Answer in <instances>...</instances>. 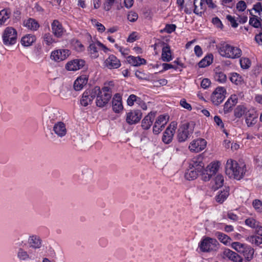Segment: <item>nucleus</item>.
Here are the masks:
<instances>
[{
    "label": "nucleus",
    "mask_w": 262,
    "mask_h": 262,
    "mask_svg": "<svg viewBox=\"0 0 262 262\" xmlns=\"http://www.w3.org/2000/svg\"><path fill=\"white\" fill-rule=\"evenodd\" d=\"M88 78L86 75H82L78 77L74 83V89L75 91L81 90L86 85Z\"/></svg>",
    "instance_id": "obj_25"
},
{
    "label": "nucleus",
    "mask_w": 262,
    "mask_h": 262,
    "mask_svg": "<svg viewBox=\"0 0 262 262\" xmlns=\"http://www.w3.org/2000/svg\"><path fill=\"white\" fill-rule=\"evenodd\" d=\"M11 12L9 9H5L0 11V25H4L6 21L9 18Z\"/></svg>",
    "instance_id": "obj_38"
},
{
    "label": "nucleus",
    "mask_w": 262,
    "mask_h": 262,
    "mask_svg": "<svg viewBox=\"0 0 262 262\" xmlns=\"http://www.w3.org/2000/svg\"><path fill=\"white\" fill-rule=\"evenodd\" d=\"M161 58L163 61L166 62L172 60L171 53L168 45L165 46L162 48Z\"/></svg>",
    "instance_id": "obj_31"
},
{
    "label": "nucleus",
    "mask_w": 262,
    "mask_h": 262,
    "mask_svg": "<svg viewBox=\"0 0 262 262\" xmlns=\"http://www.w3.org/2000/svg\"><path fill=\"white\" fill-rule=\"evenodd\" d=\"M213 61V56L212 54L206 56L199 63L200 68H205L211 64Z\"/></svg>",
    "instance_id": "obj_36"
},
{
    "label": "nucleus",
    "mask_w": 262,
    "mask_h": 262,
    "mask_svg": "<svg viewBox=\"0 0 262 262\" xmlns=\"http://www.w3.org/2000/svg\"><path fill=\"white\" fill-rule=\"evenodd\" d=\"M250 241L253 244L259 245L262 243V238L258 236H252L250 237Z\"/></svg>",
    "instance_id": "obj_55"
},
{
    "label": "nucleus",
    "mask_w": 262,
    "mask_h": 262,
    "mask_svg": "<svg viewBox=\"0 0 262 262\" xmlns=\"http://www.w3.org/2000/svg\"><path fill=\"white\" fill-rule=\"evenodd\" d=\"M116 0H105L103 5L104 9L106 11H109L114 5Z\"/></svg>",
    "instance_id": "obj_53"
},
{
    "label": "nucleus",
    "mask_w": 262,
    "mask_h": 262,
    "mask_svg": "<svg viewBox=\"0 0 262 262\" xmlns=\"http://www.w3.org/2000/svg\"><path fill=\"white\" fill-rule=\"evenodd\" d=\"M127 60L129 64L135 67L140 66L146 63V60L139 56H129L127 58Z\"/></svg>",
    "instance_id": "obj_27"
},
{
    "label": "nucleus",
    "mask_w": 262,
    "mask_h": 262,
    "mask_svg": "<svg viewBox=\"0 0 262 262\" xmlns=\"http://www.w3.org/2000/svg\"><path fill=\"white\" fill-rule=\"evenodd\" d=\"M36 40L34 35L28 34L21 38V43L23 46L29 47L31 46Z\"/></svg>",
    "instance_id": "obj_32"
},
{
    "label": "nucleus",
    "mask_w": 262,
    "mask_h": 262,
    "mask_svg": "<svg viewBox=\"0 0 262 262\" xmlns=\"http://www.w3.org/2000/svg\"><path fill=\"white\" fill-rule=\"evenodd\" d=\"M247 8L246 3L243 1H239L236 4V8L238 11H244Z\"/></svg>",
    "instance_id": "obj_57"
},
{
    "label": "nucleus",
    "mask_w": 262,
    "mask_h": 262,
    "mask_svg": "<svg viewBox=\"0 0 262 262\" xmlns=\"http://www.w3.org/2000/svg\"><path fill=\"white\" fill-rule=\"evenodd\" d=\"M199 174L201 176V172L195 169L189 168L185 173V178L189 181L193 180L197 178Z\"/></svg>",
    "instance_id": "obj_30"
},
{
    "label": "nucleus",
    "mask_w": 262,
    "mask_h": 262,
    "mask_svg": "<svg viewBox=\"0 0 262 262\" xmlns=\"http://www.w3.org/2000/svg\"><path fill=\"white\" fill-rule=\"evenodd\" d=\"M257 115L254 111L246 113V122L248 126L254 125L257 122Z\"/></svg>",
    "instance_id": "obj_28"
},
{
    "label": "nucleus",
    "mask_w": 262,
    "mask_h": 262,
    "mask_svg": "<svg viewBox=\"0 0 262 262\" xmlns=\"http://www.w3.org/2000/svg\"><path fill=\"white\" fill-rule=\"evenodd\" d=\"M246 107L243 105H238L234 109V116L236 118H241L246 113Z\"/></svg>",
    "instance_id": "obj_42"
},
{
    "label": "nucleus",
    "mask_w": 262,
    "mask_h": 262,
    "mask_svg": "<svg viewBox=\"0 0 262 262\" xmlns=\"http://www.w3.org/2000/svg\"><path fill=\"white\" fill-rule=\"evenodd\" d=\"M17 33L16 30L12 27H7L4 31L2 39L3 43L5 46L14 45L17 41Z\"/></svg>",
    "instance_id": "obj_7"
},
{
    "label": "nucleus",
    "mask_w": 262,
    "mask_h": 262,
    "mask_svg": "<svg viewBox=\"0 0 262 262\" xmlns=\"http://www.w3.org/2000/svg\"><path fill=\"white\" fill-rule=\"evenodd\" d=\"M210 84L211 82L209 79L204 78L201 81V86L202 88L206 89L209 87Z\"/></svg>",
    "instance_id": "obj_59"
},
{
    "label": "nucleus",
    "mask_w": 262,
    "mask_h": 262,
    "mask_svg": "<svg viewBox=\"0 0 262 262\" xmlns=\"http://www.w3.org/2000/svg\"><path fill=\"white\" fill-rule=\"evenodd\" d=\"M53 130L55 134L59 137L64 136L67 134V128L65 124L61 121L55 123Z\"/></svg>",
    "instance_id": "obj_23"
},
{
    "label": "nucleus",
    "mask_w": 262,
    "mask_h": 262,
    "mask_svg": "<svg viewBox=\"0 0 262 262\" xmlns=\"http://www.w3.org/2000/svg\"><path fill=\"white\" fill-rule=\"evenodd\" d=\"M214 121L217 125L220 126L222 128L224 127V123L219 116H215L214 117Z\"/></svg>",
    "instance_id": "obj_64"
},
{
    "label": "nucleus",
    "mask_w": 262,
    "mask_h": 262,
    "mask_svg": "<svg viewBox=\"0 0 262 262\" xmlns=\"http://www.w3.org/2000/svg\"><path fill=\"white\" fill-rule=\"evenodd\" d=\"M177 27L174 24H167L164 29L161 32H165L167 33H171L176 30Z\"/></svg>",
    "instance_id": "obj_51"
},
{
    "label": "nucleus",
    "mask_w": 262,
    "mask_h": 262,
    "mask_svg": "<svg viewBox=\"0 0 262 262\" xmlns=\"http://www.w3.org/2000/svg\"><path fill=\"white\" fill-rule=\"evenodd\" d=\"M28 244L29 245L30 250L36 251L39 249L42 245V241L41 238L37 235H32L28 238Z\"/></svg>",
    "instance_id": "obj_18"
},
{
    "label": "nucleus",
    "mask_w": 262,
    "mask_h": 262,
    "mask_svg": "<svg viewBox=\"0 0 262 262\" xmlns=\"http://www.w3.org/2000/svg\"><path fill=\"white\" fill-rule=\"evenodd\" d=\"M70 54V51L69 50H57L52 52L51 58L55 61L59 62L67 59Z\"/></svg>",
    "instance_id": "obj_15"
},
{
    "label": "nucleus",
    "mask_w": 262,
    "mask_h": 262,
    "mask_svg": "<svg viewBox=\"0 0 262 262\" xmlns=\"http://www.w3.org/2000/svg\"><path fill=\"white\" fill-rule=\"evenodd\" d=\"M204 1V0H194L193 4L194 7L193 12L195 14L199 16L202 15L205 9Z\"/></svg>",
    "instance_id": "obj_29"
},
{
    "label": "nucleus",
    "mask_w": 262,
    "mask_h": 262,
    "mask_svg": "<svg viewBox=\"0 0 262 262\" xmlns=\"http://www.w3.org/2000/svg\"><path fill=\"white\" fill-rule=\"evenodd\" d=\"M214 78L216 81L221 83L225 82L227 80L226 74L222 72H216L214 75Z\"/></svg>",
    "instance_id": "obj_47"
},
{
    "label": "nucleus",
    "mask_w": 262,
    "mask_h": 262,
    "mask_svg": "<svg viewBox=\"0 0 262 262\" xmlns=\"http://www.w3.org/2000/svg\"><path fill=\"white\" fill-rule=\"evenodd\" d=\"M224 177L221 174H218L215 178V183L217 187H220L223 185Z\"/></svg>",
    "instance_id": "obj_52"
},
{
    "label": "nucleus",
    "mask_w": 262,
    "mask_h": 262,
    "mask_svg": "<svg viewBox=\"0 0 262 262\" xmlns=\"http://www.w3.org/2000/svg\"><path fill=\"white\" fill-rule=\"evenodd\" d=\"M245 223L247 226L255 229L259 225V222L256 221L253 217H249L245 221Z\"/></svg>",
    "instance_id": "obj_45"
},
{
    "label": "nucleus",
    "mask_w": 262,
    "mask_h": 262,
    "mask_svg": "<svg viewBox=\"0 0 262 262\" xmlns=\"http://www.w3.org/2000/svg\"><path fill=\"white\" fill-rule=\"evenodd\" d=\"M52 31L55 36L60 37L64 33V29L61 24L57 20H54L51 24Z\"/></svg>",
    "instance_id": "obj_22"
},
{
    "label": "nucleus",
    "mask_w": 262,
    "mask_h": 262,
    "mask_svg": "<svg viewBox=\"0 0 262 262\" xmlns=\"http://www.w3.org/2000/svg\"><path fill=\"white\" fill-rule=\"evenodd\" d=\"M229 187H226L223 191H221L218 195L216 196V201L220 203H223L227 199L229 194Z\"/></svg>",
    "instance_id": "obj_33"
},
{
    "label": "nucleus",
    "mask_w": 262,
    "mask_h": 262,
    "mask_svg": "<svg viewBox=\"0 0 262 262\" xmlns=\"http://www.w3.org/2000/svg\"><path fill=\"white\" fill-rule=\"evenodd\" d=\"M212 22L215 26H216V27L222 29L223 27L221 20L217 17L213 18Z\"/></svg>",
    "instance_id": "obj_61"
},
{
    "label": "nucleus",
    "mask_w": 262,
    "mask_h": 262,
    "mask_svg": "<svg viewBox=\"0 0 262 262\" xmlns=\"http://www.w3.org/2000/svg\"><path fill=\"white\" fill-rule=\"evenodd\" d=\"M113 86V82L110 81L107 84H105L101 90L100 89V92L96 95V103L97 106L104 107L108 102L112 96Z\"/></svg>",
    "instance_id": "obj_2"
},
{
    "label": "nucleus",
    "mask_w": 262,
    "mask_h": 262,
    "mask_svg": "<svg viewBox=\"0 0 262 262\" xmlns=\"http://www.w3.org/2000/svg\"><path fill=\"white\" fill-rule=\"evenodd\" d=\"M112 107L113 111L116 113H119L123 109L121 98L118 94H116L113 98Z\"/></svg>",
    "instance_id": "obj_26"
},
{
    "label": "nucleus",
    "mask_w": 262,
    "mask_h": 262,
    "mask_svg": "<svg viewBox=\"0 0 262 262\" xmlns=\"http://www.w3.org/2000/svg\"><path fill=\"white\" fill-rule=\"evenodd\" d=\"M99 92L100 88L99 86H95L93 89L84 91L80 99L81 104L84 106H86L91 104Z\"/></svg>",
    "instance_id": "obj_9"
},
{
    "label": "nucleus",
    "mask_w": 262,
    "mask_h": 262,
    "mask_svg": "<svg viewBox=\"0 0 262 262\" xmlns=\"http://www.w3.org/2000/svg\"><path fill=\"white\" fill-rule=\"evenodd\" d=\"M85 64V61L82 59H75L67 62L66 68L70 71H75L81 69Z\"/></svg>",
    "instance_id": "obj_17"
},
{
    "label": "nucleus",
    "mask_w": 262,
    "mask_h": 262,
    "mask_svg": "<svg viewBox=\"0 0 262 262\" xmlns=\"http://www.w3.org/2000/svg\"><path fill=\"white\" fill-rule=\"evenodd\" d=\"M230 80L233 83H234L236 85L241 84L243 81V79L242 76L236 73H233L231 74Z\"/></svg>",
    "instance_id": "obj_40"
},
{
    "label": "nucleus",
    "mask_w": 262,
    "mask_h": 262,
    "mask_svg": "<svg viewBox=\"0 0 262 262\" xmlns=\"http://www.w3.org/2000/svg\"><path fill=\"white\" fill-rule=\"evenodd\" d=\"M195 123L193 121L185 122L181 124L178 130V140L182 142L186 141L194 131Z\"/></svg>",
    "instance_id": "obj_4"
},
{
    "label": "nucleus",
    "mask_w": 262,
    "mask_h": 262,
    "mask_svg": "<svg viewBox=\"0 0 262 262\" xmlns=\"http://www.w3.org/2000/svg\"><path fill=\"white\" fill-rule=\"evenodd\" d=\"M43 42L49 46L56 42V41L53 38L52 35L49 33H45L43 35Z\"/></svg>",
    "instance_id": "obj_43"
},
{
    "label": "nucleus",
    "mask_w": 262,
    "mask_h": 262,
    "mask_svg": "<svg viewBox=\"0 0 262 262\" xmlns=\"http://www.w3.org/2000/svg\"><path fill=\"white\" fill-rule=\"evenodd\" d=\"M154 83L156 86H160L161 85H165L167 83V80L165 79H161L158 80H155Z\"/></svg>",
    "instance_id": "obj_62"
},
{
    "label": "nucleus",
    "mask_w": 262,
    "mask_h": 262,
    "mask_svg": "<svg viewBox=\"0 0 262 262\" xmlns=\"http://www.w3.org/2000/svg\"><path fill=\"white\" fill-rule=\"evenodd\" d=\"M240 64L242 69H247L250 67L251 61L249 58L243 57L240 59Z\"/></svg>",
    "instance_id": "obj_49"
},
{
    "label": "nucleus",
    "mask_w": 262,
    "mask_h": 262,
    "mask_svg": "<svg viewBox=\"0 0 262 262\" xmlns=\"http://www.w3.org/2000/svg\"><path fill=\"white\" fill-rule=\"evenodd\" d=\"M93 24L97 27V29L99 32H103L105 30V27L100 23L96 21V19L92 20Z\"/></svg>",
    "instance_id": "obj_56"
},
{
    "label": "nucleus",
    "mask_w": 262,
    "mask_h": 262,
    "mask_svg": "<svg viewBox=\"0 0 262 262\" xmlns=\"http://www.w3.org/2000/svg\"><path fill=\"white\" fill-rule=\"evenodd\" d=\"M16 256L19 261L34 260L37 257V252L30 249L27 251L24 247H19L16 249Z\"/></svg>",
    "instance_id": "obj_6"
},
{
    "label": "nucleus",
    "mask_w": 262,
    "mask_h": 262,
    "mask_svg": "<svg viewBox=\"0 0 262 262\" xmlns=\"http://www.w3.org/2000/svg\"><path fill=\"white\" fill-rule=\"evenodd\" d=\"M253 206L257 212H262V202L259 200H255L252 203Z\"/></svg>",
    "instance_id": "obj_50"
},
{
    "label": "nucleus",
    "mask_w": 262,
    "mask_h": 262,
    "mask_svg": "<svg viewBox=\"0 0 262 262\" xmlns=\"http://www.w3.org/2000/svg\"><path fill=\"white\" fill-rule=\"evenodd\" d=\"M237 101L235 98L233 99L232 97H230L225 102L224 105V111L225 114L228 113L232 110V107L235 105Z\"/></svg>",
    "instance_id": "obj_34"
},
{
    "label": "nucleus",
    "mask_w": 262,
    "mask_h": 262,
    "mask_svg": "<svg viewBox=\"0 0 262 262\" xmlns=\"http://www.w3.org/2000/svg\"><path fill=\"white\" fill-rule=\"evenodd\" d=\"M207 145V141L203 138H198L192 141L189 145V149L191 151L199 152L204 150Z\"/></svg>",
    "instance_id": "obj_12"
},
{
    "label": "nucleus",
    "mask_w": 262,
    "mask_h": 262,
    "mask_svg": "<svg viewBox=\"0 0 262 262\" xmlns=\"http://www.w3.org/2000/svg\"><path fill=\"white\" fill-rule=\"evenodd\" d=\"M231 247L237 252L242 254L245 258L244 261H250L253 257L254 249L250 246L241 243L239 242H233Z\"/></svg>",
    "instance_id": "obj_5"
},
{
    "label": "nucleus",
    "mask_w": 262,
    "mask_h": 262,
    "mask_svg": "<svg viewBox=\"0 0 262 262\" xmlns=\"http://www.w3.org/2000/svg\"><path fill=\"white\" fill-rule=\"evenodd\" d=\"M204 158L202 155H198L193 158L189 162V168L195 169L202 173L204 167Z\"/></svg>",
    "instance_id": "obj_16"
},
{
    "label": "nucleus",
    "mask_w": 262,
    "mask_h": 262,
    "mask_svg": "<svg viewBox=\"0 0 262 262\" xmlns=\"http://www.w3.org/2000/svg\"><path fill=\"white\" fill-rule=\"evenodd\" d=\"M135 102L137 104L138 102H141V99L134 94L130 95L127 100V104L132 106Z\"/></svg>",
    "instance_id": "obj_48"
},
{
    "label": "nucleus",
    "mask_w": 262,
    "mask_h": 262,
    "mask_svg": "<svg viewBox=\"0 0 262 262\" xmlns=\"http://www.w3.org/2000/svg\"><path fill=\"white\" fill-rule=\"evenodd\" d=\"M250 14L252 16V17H250L249 24L255 28L261 27L260 18H259L257 16L253 15L250 11Z\"/></svg>",
    "instance_id": "obj_37"
},
{
    "label": "nucleus",
    "mask_w": 262,
    "mask_h": 262,
    "mask_svg": "<svg viewBox=\"0 0 262 262\" xmlns=\"http://www.w3.org/2000/svg\"><path fill=\"white\" fill-rule=\"evenodd\" d=\"M142 117V113L139 110H133L127 114L126 122L129 124H136Z\"/></svg>",
    "instance_id": "obj_20"
},
{
    "label": "nucleus",
    "mask_w": 262,
    "mask_h": 262,
    "mask_svg": "<svg viewBox=\"0 0 262 262\" xmlns=\"http://www.w3.org/2000/svg\"><path fill=\"white\" fill-rule=\"evenodd\" d=\"M24 25L28 29L33 31L37 30L39 27L37 21L33 18H29L26 21H25Z\"/></svg>",
    "instance_id": "obj_35"
},
{
    "label": "nucleus",
    "mask_w": 262,
    "mask_h": 262,
    "mask_svg": "<svg viewBox=\"0 0 262 262\" xmlns=\"http://www.w3.org/2000/svg\"><path fill=\"white\" fill-rule=\"evenodd\" d=\"M180 104L182 107L187 109V110L190 111L192 109L191 105L187 103L185 99H182L180 102Z\"/></svg>",
    "instance_id": "obj_58"
},
{
    "label": "nucleus",
    "mask_w": 262,
    "mask_h": 262,
    "mask_svg": "<svg viewBox=\"0 0 262 262\" xmlns=\"http://www.w3.org/2000/svg\"><path fill=\"white\" fill-rule=\"evenodd\" d=\"M226 89L221 86L216 88L211 95V99L212 103L216 105L221 104L225 98Z\"/></svg>",
    "instance_id": "obj_11"
},
{
    "label": "nucleus",
    "mask_w": 262,
    "mask_h": 262,
    "mask_svg": "<svg viewBox=\"0 0 262 262\" xmlns=\"http://www.w3.org/2000/svg\"><path fill=\"white\" fill-rule=\"evenodd\" d=\"M219 243L215 238L209 237L203 239L200 245V250L202 252H208L211 251L215 250L217 248Z\"/></svg>",
    "instance_id": "obj_10"
},
{
    "label": "nucleus",
    "mask_w": 262,
    "mask_h": 262,
    "mask_svg": "<svg viewBox=\"0 0 262 262\" xmlns=\"http://www.w3.org/2000/svg\"><path fill=\"white\" fill-rule=\"evenodd\" d=\"M162 67H163V71H166L170 69H173L174 70H177L178 68V66H176L174 64L166 63H163Z\"/></svg>",
    "instance_id": "obj_63"
},
{
    "label": "nucleus",
    "mask_w": 262,
    "mask_h": 262,
    "mask_svg": "<svg viewBox=\"0 0 262 262\" xmlns=\"http://www.w3.org/2000/svg\"><path fill=\"white\" fill-rule=\"evenodd\" d=\"M156 113L151 112L142 121L141 126L144 129H148L152 124Z\"/></svg>",
    "instance_id": "obj_24"
},
{
    "label": "nucleus",
    "mask_w": 262,
    "mask_h": 262,
    "mask_svg": "<svg viewBox=\"0 0 262 262\" xmlns=\"http://www.w3.org/2000/svg\"><path fill=\"white\" fill-rule=\"evenodd\" d=\"M215 235L221 242L225 245L227 244L229 241L231 240V238L222 232H217L215 233Z\"/></svg>",
    "instance_id": "obj_44"
},
{
    "label": "nucleus",
    "mask_w": 262,
    "mask_h": 262,
    "mask_svg": "<svg viewBox=\"0 0 262 262\" xmlns=\"http://www.w3.org/2000/svg\"><path fill=\"white\" fill-rule=\"evenodd\" d=\"M177 124L175 122H172L166 129L162 136V141L164 143L169 144L172 141L177 128Z\"/></svg>",
    "instance_id": "obj_13"
},
{
    "label": "nucleus",
    "mask_w": 262,
    "mask_h": 262,
    "mask_svg": "<svg viewBox=\"0 0 262 262\" xmlns=\"http://www.w3.org/2000/svg\"><path fill=\"white\" fill-rule=\"evenodd\" d=\"M246 171V166L245 163H238L232 159L227 160L225 167V172L230 178L239 180L244 177Z\"/></svg>",
    "instance_id": "obj_1"
},
{
    "label": "nucleus",
    "mask_w": 262,
    "mask_h": 262,
    "mask_svg": "<svg viewBox=\"0 0 262 262\" xmlns=\"http://www.w3.org/2000/svg\"><path fill=\"white\" fill-rule=\"evenodd\" d=\"M43 115L46 121L51 123H55V121L60 117L58 111L54 108H49L46 110Z\"/></svg>",
    "instance_id": "obj_14"
},
{
    "label": "nucleus",
    "mask_w": 262,
    "mask_h": 262,
    "mask_svg": "<svg viewBox=\"0 0 262 262\" xmlns=\"http://www.w3.org/2000/svg\"><path fill=\"white\" fill-rule=\"evenodd\" d=\"M71 44L74 49L77 52H82L85 49L84 46L81 43V42L76 39H73L71 40Z\"/></svg>",
    "instance_id": "obj_41"
},
{
    "label": "nucleus",
    "mask_w": 262,
    "mask_h": 262,
    "mask_svg": "<svg viewBox=\"0 0 262 262\" xmlns=\"http://www.w3.org/2000/svg\"><path fill=\"white\" fill-rule=\"evenodd\" d=\"M223 255L234 262H247L237 253L229 249H226L223 252Z\"/></svg>",
    "instance_id": "obj_21"
},
{
    "label": "nucleus",
    "mask_w": 262,
    "mask_h": 262,
    "mask_svg": "<svg viewBox=\"0 0 262 262\" xmlns=\"http://www.w3.org/2000/svg\"><path fill=\"white\" fill-rule=\"evenodd\" d=\"M219 52L222 56L231 59L240 57L242 53L239 48L227 43L221 45L219 49Z\"/></svg>",
    "instance_id": "obj_3"
},
{
    "label": "nucleus",
    "mask_w": 262,
    "mask_h": 262,
    "mask_svg": "<svg viewBox=\"0 0 262 262\" xmlns=\"http://www.w3.org/2000/svg\"><path fill=\"white\" fill-rule=\"evenodd\" d=\"M167 122V118L165 115H160L156 120L155 124L161 126L162 127H165V125Z\"/></svg>",
    "instance_id": "obj_46"
},
{
    "label": "nucleus",
    "mask_w": 262,
    "mask_h": 262,
    "mask_svg": "<svg viewBox=\"0 0 262 262\" xmlns=\"http://www.w3.org/2000/svg\"><path fill=\"white\" fill-rule=\"evenodd\" d=\"M138 18V15L135 12L130 11L127 15V19L131 22H134L137 20Z\"/></svg>",
    "instance_id": "obj_54"
},
{
    "label": "nucleus",
    "mask_w": 262,
    "mask_h": 262,
    "mask_svg": "<svg viewBox=\"0 0 262 262\" xmlns=\"http://www.w3.org/2000/svg\"><path fill=\"white\" fill-rule=\"evenodd\" d=\"M97 46V42L92 43L88 48V51L93 58H96L99 56Z\"/></svg>",
    "instance_id": "obj_39"
},
{
    "label": "nucleus",
    "mask_w": 262,
    "mask_h": 262,
    "mask_svg": "<svg viewBox=\"0 0 262 262\" xmlns=\"http://www.w3.org/2000/svg\"><path fill=\"white\" fill-rule=\"evenodd\" d=\"M220 166L219 162H212L206 168L203 169L201 173V178L204 181H208L212 176L216 174Z\"/></svg>",
    "instance_id": "obj_8"
},
{
    "label": "nucleus",
    "mask_w": 262,
    "mask_h": 262,
    "mask_svg": "<svg viewBox=\"0 0 262 262\" xmlns=\"http://www.w3.org/2000/svg\"><path fill=\"white\" fill-rule=\"evenodd\" d=\"M226 17L232 27L236 28L238 26V23H236V20L232 16L228 15Z\"/></svg>",
    "instance_id": "obj_60"
},
{
    "label": "nucleus",
    "mask_w": 262,
    "mask_h": 262,
    "mask_svg": "<svg viewBox=\"0 0 262 262\" xmlns=\"http://www.w3.org/2000/svg\"><path fill=\"white\" fill-rule=\"evenodd\" d=\"M104 66L109 69H118L121 66V62L115 55H111L105 60Z\"/></svg>",
    "instance_id": "obj_19"
}]
</instances>
